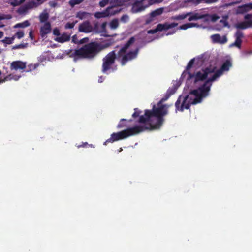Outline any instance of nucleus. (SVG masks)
I'll list each match as a JSON object with an SVG mask.
<instances>
[{
    "label": "nucleus",
    "instance_id": "nucleus-1",
    "mask_svg": "<svg viewBox=\"0 0 252 252\" xmlns=\"http://www.w3.org/2000/svg\"><path fill=\"white\" fill-rule=\"evenodd\" d=\"M232 63L230 60H226L222 64L221 68L216 70L212 76L200 85L197 89L191 90L189 94L183 98L181 104L182 96H180L175 102L176 111L183 112L184 109L189 108L191 104H196L201 103L202 100L209 94L212 82L220 77L223 71H228L232 66Z\"/></svg>",
    "mask_w": 252,
    "mask_h": 252
},
{
    "label": "nucleus",
    "instance_id": "nucleus-2",
    "mask_svg": "<svg viewBox=\"0 0 252 252\" xmlns=\"http://www.w3.org/2000/svg\"><path fill=\"white\" fill-rule=\"evenodd\" d=\"M135 38L131 37L129 39L116 53V50H113L108 53L102 59L101 71L107 73V71L112 69V65L117 60L121 65H125L127 62L136 59L139 52V48L127 52L130 46L134 43Z\"/></svg>",
    "mask_w": 252,
    "mask_h": 252
},
{
    "label": "nucleus",
    "instance_id": "nucleus-3",
    "mask_svg": "<svg viewBox=\"0 0 252 252\" xmlns=\"http://www.w3.org/2000/svg\"><path fill=\"white\" fill-rule=\"evenodd\" d=\"M178 88L177 84L169 88L166 91L165 96L158 103L157 106L154 104L151 110H145V115L140 117L139 122H152L158 129H159L164 123V116L168 114L167 107L166 105L162 104V103L173 94Z\"/></svg>",
    "mask_w": 252,
    "mask_h": 252
},
{
    "label": "nucleus",
    "instance_id": "nucleus-4",
    "mask_svg": "<svg viewBox=\"0 0 252 252\" xmlns=\"http://www.w3.org/2000/svg\"><path fill=\"white\" fill-rule=\"evenodd\" d=\"M138 123L143 125H136L118 132H114L111 135L110 138L104 142L103 144L106 145L107 143H113L115 141L122 140L146 130L158 129L152 122L147 121L141 123L139 120Z\"/></svg>",
    "mask_w": 252,
    "mask_h": 252
},
{
    "label": "nucleus",
    "instance_id": "nucleus-5",
    "mask_svg": "<svg viewBox=\"0 0 252 252\" xmlns=\"http://www.w3.org/2000/svg\"><path fill=\"white\" fill-rule=\"evenodd\" d=\"M102 49V48L100 44L95 42H91L76 49L73 55L78 58L91 59L95 57Z\"/></svg>",
    "mask_w": 252,
    "mask_h": 252
},
{
    "label": "nucleus",
    "instance_id": "nucleus-6",
    "mask_svg": "<svg viewBox=\"0 0 252 252\" xmlns=\"http://www.w3.org/2000/svg\"><path fill=\"white\" fill-rule=\"evenodd\" d=\"M216 69V66L210 65L202 69L201 71L197 72L196 73H191L190 72H188V80L194 78L195 83L204 80H205V82L208 79H207V77L211 74H214Z\"/></svg>",
    "mask_w": 252,
    "mask_h": 252
},
{
    "label": "nucleus",
    "instance_id": "nucleus-7",
    "mask_svg": "<svg viewBox=\"0 0 252 252\" xmlns=\"http://www.w3.org/2000/svg\"><path fill=\"white\" fill-rule=\"evenodd\" d=\"M78 30L80 32L89 33L92 31L93 27L88 21H86L79 25Z\"/></svg>",
    "mask_w": 252,
    "mask_h": 252
},
{
    "label": "nucleus",
    "instance_id": "nucleus-8",
    "mask_svg": "<svg viewBox=\"0 0 252 252\" xmlns=\"http://www.w3.org/2000/svg\"><path fill=\"white\" fill-rule=\"evenodd\" d=\"M51 32V25L49 22H45L40 29V35L42 38L45 37L46 35Z\"/></svg>",
    "mask_w": 252,
    "mask_h": 252
},
{
    "label": "nucleus",
    "instance_id": "nucleus-9",
    "mask_svg": "<svg viewBox=\"0 0 252 252\" xmlns=\"http://www.w3.org/2000/svg\"><path fill=\"white\" fill-rule=\"evenodd\" d=\"M26 63L21 61H13L10 64V69L11 70H17L18 69H24L26 68Z\"/></svg>",
    "mask_w": 252,
    "mask_h": 252
},
{
    "label": "nucleus",
    "instance_id": "nucleus-10",
    "mask_svg": "<svg viewBox=\"0 0 252 252\" xmlns=\"http://www.w3.org/2000/svg\"><path fill=\"white\" fill-rule=\"evenodd\" d=\"M177 25L178 24L176 23H169L168 22H165L163 24H158L157 26L159 32H161L163 31H167L169 29L176 27Z\"/></svg>",
    "mask_w": 252,
    "mask_h": 252
},
{
    "label": "nucleus",
    "instance_id": "nucleus-11",
    "mask_svg": "<svg viewBox=\"0 0 252 252\" xmlns=\"http://www.w3.org/2000/svg\"><path fill=\"white\" fill-rule=\"evenodd\" d=\"M235 41L234 44L239 48L241 47L242 42V39L244 37V34L243 32L240 30L237 31L235 34Z\"/></svg>",
    "mask_w": 252,
    "mask_h": 252
},
{
    "label": "nucleus",
    "instance_id": "nucleus-12",
    "mask_svg": "<svg viewBox=\"0 0 252 252\" xmlns=\"http://www.w3.org/2000/svg\"><path fill=\"white\" fill-rule=\"evenodd\" d=\"M211 38L213 43L224 44L227 42V38L225 36L222 38L219 34L212 35Z\"/></svg>",
    "mask_w": 252,
    "mask_h": 252
},
{
    "label": "nucleus",
    "instance_id": "nucleus-13",
    "mask_svg": "<svg viewBox=\"0 0 252 252\" xmlns=\"http://www.w3.org/2000/svg\"><path fill=\"white\" fill-rule=\"evenodd\" d=\"M235 27L238 29H246L252 28V20H247L237 23Z\"/></svg>",
    "mask_w": 252,
    "mask_h": 252
},
{
    "label": "nucleus",
    "instance_id": "nucleus-14",
    "mask_svg": "<svg viewBox=\"0 0 252 252\" xmlns=\"http://www.w3.org/2000/svg\"><path fill=\"white\" fill-rule=\"evenodd\" d=\"M107 8H109L107 11V13L109 14V16L114 15L122 11V8L116 5L109 6Z\"/></svg>",
    "mask_w": 252,
    "mask_h": 252
},
{
    "label": "nucleus",
    "instance_id": "nucleus-15",
    "mask_svg": "<svg viewBox=\"0 0 252 252\" xmlns=\"http://www.w3.org/2000/svg\"><path fill=\"white\" fill-rule=\"evenodd\" d=\"M70 39V34L66 33H63L60 36L57 37L55 40L59 43H64L66 41H69Z\"/></svg>",
    "mask_w": 252,
    "mask_h": 252
},
{
    "label": "nucleus",
    "instance_id": "nucleus-16",
    "mask_svg": "<svg viewBox=\"0 0 252 252\" xmlns=\"http://www.w3.org/2000/svg\"><path fill=\"white\" fill-rule=\"evenodd\" d=\"M190 13L191 14L189 15L190 16L188 18V20L189 21L201 19L205 17L204 15H202V14H200L198 13Z\"/></svg>",
    "mask_w": 252,
    "mask_h": 252
},
{
    "label": "nucleus",
    "instance_id": "nucleus-17",
    "mask_svg": "<svg viewBox=\"0 0 252 252\" xmlns=\"http://www.w3.org/2000/svg\"><path fill=\"white\" fill-rule=\"evenodd\" d=\"M20 78L19 76L13 75L12 74H9L6 76H5L3 78H0V83H3L7 81L11 80L12 79H14L15 80H18Z\"/></svg>",
    "mask_w": 252,
    "mask_h": 252
},
{
    "label": "nucleus",
    "instance_id": "nucleus-18",
    "mask_svg": "<svg viewBox=\"0 0 252 252\" xmlns=\"http://www.w3.org/2000/svg\"><path fill=\"white\" fill-rule=\"evenodd\" d=\"M132 120H127L126 119H121L119 123V124L117 126V128L118 129H122L127 126V123L128 122H131Z\"/></svg>",
    "mask_w": 252,
    "mask_h": 252
},
{
    "label": "nucleus",
    "instance_id": "nucleus-19",
    "mask_svg": "<svg viewBox=\"0 0 252 252\" xmlns=\"http://www.w3.org/2000/svg\"><path fill=\"white\" fill-rule=\"evenodd\" d=\"M108 10L109 8H106L105 10L102 12H97L95 13V17L97 19H100L101 18H105L107 17H109V14L107 13V11H108Z\"/></svg>",
    "mask_w": 252,
    "mask_h": 252
},
{
    "label": "nucleus",
    "instance_id": "nucleus-20",
    "mask_svg": "<svg viewBox=\"0 0 252 252\" xmlns=\"http://www.w3.org/2000/svg\"><path fill=\"white\" fill-rule=\"evenodd\" d=\"M90 15V13L85 12V11H79L76 15V17L79 18L80 20L86 18L88 16Z\"/></svg>",
    "mask_w": 252,
    "mask_h": 252
},
{
    "label": "nucleus",
    "instance_id": "nucleus-21",
    "mask_svg": "<svg viewBox=\"0 0 252 252\" xmlns=\"http://www.w3.org/2000/svg\"><path fill=\"white\" fill-rule=\"evenodd\" d=\"M49 14L47 12H42L41 13L39 16V19L40 23H45L47 22L48 19H49Z\"/></svg>",
    "mask_w": 252,
    "mask_h": 252
},
{
    "label": "nucleus",
    "instance_id": "nucleus-22",
    "mask_svg": "<svg viewBox=\"0 0 252 252\" xmlns=\"http://www.w3.org/2000/svg\"><path fill=\"white\" fill-rule=\"evenodd\" d=\"M194 63V59H192L189 61L186 67V70L183 72L182 74V76L185 75L186 74H188V72H189V70L192 67Z\"/></svg>",
    "mask_w": 252,
    "mask_h": 252
},
{
    "label": "nucleus",
    "instance_id": "nucleus-23",
    "mask_svg": "<svg viewBox=\"0 0 252 252\" xmlns=\"http://www.w3.org/2000/svg\"><path fill=\"white\" fill-rule=\"evenodd\" d=\"M198 26L197 24L193 23H188L184 24L181 26H180L179 29L181 30H187L188 28L194 27H197Z\"/></svg>",
    "mask_w": 252,
    "mask_h": 252
},
{
    "label": "nucleus",
    "instance_id": "nucleus-24",
    "mask_svg": "<svg viewBox=\"0 0 252 252\" xmlns=\"http://www.w3.org/2000/svg\"><path fill=\"white\" fill-rule=\"evenodd\" d=\"M163 12V8H159L151 12V16L154 17L155 18L157 16L161 15Z\"/></svg>",
    "mask_w": 252,
    "mask_h": 252
},
{
    "label": "nucleus",
    "instance_id": "nucleus-25",
    "mask_svg": "<svg viewBox=\"0 0 252 252\" xmlns=\"http://www.w3.org/2000/svg\"><path fill=\"white\" fill-rule=\"evenodd\" d=\"M190 13H187L186 14H182L178 15H176L172 17V19L173 20H181L186 18L189 15H190Z\"/></svg>",
    "mask_w": 252,
    "mask_h": 252
},
{
    "label": "nucleus",
    "instance_id": "nucleus-26",
    "mask_svg": "<svg viewBox=\"0 0 252 252\" xmlns=\"http://www.w3.org/2000/svg\"><path fill=\"white\" fill-rule=\"evenodd\" d=\"M30 23L29 22V21L28 20H25V21H24V22H23L22 23H17V24H16L15 25L14 27L15 28H24L28 27L29 26H30Z\"/></svg>",
    "mask_w": 252,
    "mask_h": 252
},
{
    "label": "nucleus",
    "instance_id": "nucleus-27",
    "mask_svg": "<svg viewBox=\"0 0 252 252\" xmlns=\"http://www.w3.org/2000/svg\"><path fill=\"white\" fill-rule=\"evenodd\" d=\"M134 112L132 115V117L134 119L139 117L138 120H139L141 116H144L145 115V113H144V115H140L141 113H142V111L140 109H139L138 108H134ZM138 121L139 120H138Z\"/></svg>",
    "mask_w": 252,
    "mask_h": 252
},
{
    "label": "nucleus",
    "instance_id": "nucleus-28",
    "mask_svg": "<svg viewBox=\"0 0 252 252\" xmlns=\"http://www.w3.org/2000/svg\"><path fill=\"white\" fill-rule=\"evenodd\" d=\"M28 8L26 7V5L20 6L17 10V12L18 14H25L28 12Z\"/></svg>",
    "mask_w": 252,
    "mask_h": 252
},
{
    "label": "nucleus",
    "instance_id": "nucleus-29",
    "mask_svg": "<svg viewBox=\"0 0 252 252\" xmlns=\"http://www.w3.org/2000/svg\"><path fill=\"white\" fill-rule=\"evenodd\" d=\"M119 26V22L117 19H114L110 23V26L111 29H115Z\"/></svg>",
    "mask_w": 252,
    "mask_h": 252
},
{
    "label": "nucleus",
    "instance_id": "nucleus-30",
    "mask_svg": "<svg viewBox=\"0 0 252 252\" xmlns=\"http://www.w3.org/2000/svg\"><path fill=\"white\" fill-rule=\"evenodd\" d=\"M25 5L28 10L37 6V3L34 1H30Z\"/></svg>",
    "mask_w": 252,
    "mask_h": 252
},
{
    "label": "nucleus",
    "instance_id": "nucleus-31",
    "mask_svg": "<svg viewBox=\"0 0 252 252\" xmlns=\"http://www.w3.org/2000/svg\"><path fill=\"white\" fill-rule=\"evenodd\" d=\"M15 39V37L13 36L12 37H5L2 41L5 44H11L13 42V41Z\"/></svg>",
    "mask_w": 252,
    "mask_h": 252
},
{
    "label": "nucleus",
    "instance_id": "nucleus-32",
    "mask_svg": "<svg viewBox=\"0 0 252 252\" xmlns=\"http://www.w3.org/2000/svg\"><path fill=\"white\" fill-rule=\"evenodd\" d=\"M27 46V43H21L18 45H15L12 47V50H16L18 49H24L26 48Z\"/></svg>",
    "mask_w": 252,
    "mask_h": 252
},
{
    "label": "nucleus",
    "instance_id": "nucleus-33",
    "mask_svg": "<svg viewBox=\"0 0 252 252\" xmlns=\"http://www.w3.org/2000/svg\"><path fill=\"white\" fill-rule=\"evenodd\" d=\"M155 20L154 17L151 16V13L149 14V15L146 17L145 19V24L146 25L150 24L151 22L154 21Z\"/></svg>",
    "mask_w": 252,
    "mask_h": 252
},
{
    "label": "nucleus",
    "instance_id": "nucleus-34",
    "mask_svg": "<svg viewBox=\"0 0 252 252\" xmlns=\"http://www.w3.org/2000/svg\"><path fill=\"white\" fill-rule=\"evenodd\" d=\"M77 22H78L77 21H75L72 23H70V22L67 23L64 26L65 29H72L74 27L75 24L77 23Z\"/></svg>",
    "mask_w": 252,
    "mask_h": 252
},
{
    "label": "nucleus",
    "instance_id": "nucleus-35",
    "mask_svg": "<svg viewBox=\"0 0 252 252\" xmlns=\"http://www.w3.org/2000/svg\"><path fill=\"white\" fill-rule=\"evenodd\" d=\"M39 66V63L30 64L28 66L29 70L28 71H32L36 69Z\"/></svg>",
    "mask_w": 252,
    "mask_h": 252
},
{
    "label": "nucleus",
    "instance_id": "nucleus-36",
    "mask_svg": "<svg viewBox=\"0 0 252 252\" xmlns=\"http://www.w3.org/2000/svg\"><path fill=\"white\" fill-rule=\"evenodd\" d=\"M218 0H197V3H204L207 4L216 2Z\"/></svg>",
    "mask_w": 252,
    "mask_h": 252
},
{
    "label": "nucleus",
    "instance_id": "nucleus-37",
    "mask_svg": "<svg viewBox=\"0 0 252 252\" xmlns=\"http://www.w3.org/2000/svg\"><path fill=\"white\" fill-rule=\"evenodd\" d=\"M81 2L82 0H70L69 4L71 7H74L76 5L79 4Z\"/></svg>",
    "mask_w": 252,
    "mask_h": 252
},
{
    "label": "nucleus",
    "instance_id": "nucleus-38",
    "mask_svg": "<svg viewBox=\"0 0 252 252\" xmlns=\"http://www.w3.org/2000/svg\"><path fill=\"white\" fill-rule=\"evenodd\" d=\"M246 4H245V5H243L239 7V9H238L239 12L243 13L248 12V9L247 7H246Z\"/></svg>",
    "mask_w": 252,
    "mask_h": 252
},
{
    "label": "nucleus",
    "instance_id": "nucleus-39",
    "mask_svg": "<svg viewBox=\"0 0 252 252\" xmlns=\"http://www.w3.org/2000/svg\"><path fill=\"white\" fill-rule=\"evenodd\" d=\"M128 20H129V16L126 14L123 15L120 19L121 21L123 23L127 22Z\"/></svg>",
    "mask_w": 252,
    "mask_h": 252
},
{
    "label": "nucleus",
    "instance_id": "nucleus-40",
    "mask_svg": "<svg viewBox=\"0 0 252 252\" xmlns=\"http://www.w3.org/2000/svg\"><path fill=\"white\" fill-rule=\"evenodd\" d=\"M158 32H159V30H158V27L157 26L155 29L148 30L147 31V33L148 34H153L157 33Z\"/></svg>",
    "mask_w": 252,
    "mask_h": 252
},
{
    "label": "nucleus",
    "instance_id": "nucleus-41",
    "mask_svg": "<svg viewBox=\"0 0 252 252\" xmlns=\"http://www.w3.org/2000/svg\"><path fill=\"white\" fill-rule=\"evenodd\" d=\"M109 2V0H102L99 3V5L101 7H104Z\"/></svg>",
    "mask_w": 252,
    "mask_h": 252
},
{
    "label": "nucleus",
    "instance_id": "nucleus-42",
    "mask_svg": "<svg viewBox=\"0 0 252 252\" xmlns=\"http://www.w3.org/2000/svg\"><path fill=\"white\" fill-rule=\"evenodd\" d=\"M9 3L14 6V7H15V6H18V5H20V3L19 2V0H13L12 1H10L9 2Z\"/></svg>",
    "mask_w": 252,
    "mask_h": 252
},
{
    "label": "nucleus",
    "instance_id": "nucleus-43",
    "mask_svg": "<svg viewBox=\"0 0 252 252\" xmlns=\"http://www.w3.org/2000/svg\"><path fill=\"white\" fill-rule=\"evenodd\" d=\"M15 35L18 39H21L24 36V33L23 31H20L16 32Z\"/></svg>",
    "mask_w": 252,
    "mask_h": 252
},
{
    "label": "nucleus",
    "instance_id": "nucleus-44",
    "mask_svg": "<svg viewBox=\"0 0 252 252\" xmlns=\"http://www.w3.org/2000/svg\"><path fill=\"white\" fill-rule=\"evenodd\" d=\"M53 34L56 36L60 35V32L59 30L57 28H55V29H54Z\"/></svg>",
    "mask_w": 252,
    "mask_h": 252
},
{
    "label": "nucleus",
    "instance_id": "nucleus-45",
    "mask_svg": "<svg viewBox=\"0 0 252 252\" xmlns=\"http://www.w3.org/2000/svg\"><path fill=\"white\" fill-rule=\"evenodd\" d=\"M10 18H11V16L9 15L0 16V20H4L5 19H8Z\"/></svg>",
    "mask_w": 252,
    "mask_h": 252
},
{
    "label": "nucleus",
    "instance_id": "nucleus-46",
    "mask_svg": "<svg viewBox=\"0 0 252 252\" xmlns=\"http://www.w3.org/2000/svg\"><path fill=\"white\" fill-rule=\"evenodd\" d=\"M89 40V38L87 37L84 38L82 39H81L79 41H78V43L80 44H83L86 42H87Z\"/></svg>",
    "mask_w": 252,
    "mask_h": 252
},
{
    "label": "nucleus",
    "instance_id": "nucleus-47",
    "mask_svg": "<svg viewBox=\"0 0 252 252\" xmlns=\"http://www.w3.org/2000/svg\"><path fill=\"white\" fill-rule=\"evenodd\" d=\"M33 30L32 29H31L30 32H29V37L32 39V40H33L34 39V36H33Z\"/></svg>",
    "mask_w": 252,
    "mask_h": 252
},
{
    "label": "nucleus",
    "instance_id": "nucleus-48",
    "mask_svg": "<svg viewBox=\"0 0 252 252\" xmlns=\"http://www.w3.org/2000/svg\"><path fill=\"white\" fill-rule=\"evenodd\" d=\"M220 22L222 24L223 27H226L228 25V22L225 20H220Z\"/></svg>",
    "mask_w": 252,
    "mask_h": 252
},
{
    "label": "nucleus",
    "instance_id": "nucleus-49",
    "mask_svg": "<svg viewBox=\"0 0 252 252\" xmlns=\"http://www.w3.org/2000/svg\"><path fill=\"white\" fill-rule=\"evenodd\" d=\"M244 18L245 20H250L252 18V13L251 14H247L245 15Z\"/></svg>",
    "mask_w": 252,
    "mask_h": 252
},
{
    "label": "nucleus",
    "instance_id": "nucleus-50",
    "mask_svg": "<svg viewBox=\"0 0 252 252\" xmlns=\"http://www.w3.org/2000/svg\"><path fill=\"white\" fill-rule=\"evenodd\" d=\"M72 42L74 43H78V40L77 39V36L76 35H74L72 37Z\"/></svg>",
    "mask_w": 252,
    "mask_h": 252
},
{
    "label": "nucleus",
    "instance_id": "nucleus-51",
    "mask_svg": "<svg viewBox=\"0 0 252 252\" xmlns=\"http://www.w3.org/2000/svg\"><path fill=\"white\" fill-rule=\"evenodd\" d=\"M246 7H247L248 11H249L251 9H252V3L246 4Z\"/></svg>",
    "mask_w": 252,
    "mask_h": 252
},
{
    "label": "nucleus",
    "instance_id": "nucleus-52",
    "mask_svg": "<svg viewBox=\"0 0 252 252\" xmlns=\"http://www.w3.org/2000/svg\"><path fill=\"white\" fill-rule=\"evenodd\" d=\"M87 145H88V143L85 142V143H83L82 145H78L77 147L78 148H79L80 147H85Z\"/></svg>",
    "mask_w": 252,
    "mask_h": 252
},
{
    "label": "nucleus",
    "instance_id": "nucleus-53",
    "mask_svg": "<svg viewBox=\"0 0 252 252\" xmlns=\"http://www.w3.org/2000/svg\"><path fill=\"white\" fill-rule=\"evenodd\" d=\"M87 145H88V143L85 142V143H83L82 145H78L77 147L78 148H79L80 147H85Z\"/></svg>",
    "mask_w": 252,
    "mask_h": 252
},
{
    "label": "nucleus",
    "instance_id": "nucleus-54",
    "mask_svg": "<svg viewBox=\"0 0 252 252\" xmlns=\"http://www.w3.org/2000/svg\"><path fill=\"white\" fill-rule=\"evenodd\" d=\"M50 5L51 7H55L57 5V3L55 2L52 1L50 2Z\"/></svg>",
    "mask_w": 252,
    "mask_h": 252
},
{
    "label": "nucleus",
    "instance_id": "nucleus-55",
    "mask_svg": "<svg viewBox=\"0 0 252 252\" xmlns=\"http://www.w3.org/2000/svg\"><path fill=\"white\" fill-rule=\"evenodd\" d=\"M104 80V77L102 76H101L100 77H99V78L98 79V82L102 83L103 82Z\"/></svg>",
    "mask_w": 252,
    "mask_h": 252
},
{
    "label": "nucleus",
    "instance_id": "nucleus-56",
    "mask_svg": "<svg viewBox=\"0 0 252 252\" xmlns=\"http://www.w3.org/2000/svg\"><path fill=\"white\" fill-rule=\"evenodd\" d=\"M107 25L106 22H104L102 24L101 27L102 29H105Z\"/></svg>",
    "mask_w": 252,
    "mask_h": 252
},
{
    "label": "nucleus",
    "instance_id": "nucleus-57",
    "mask_svg": "<svg viewBox=\"0 0 252 252\" xmlns=\"http://www.w3.org/2000/svg\"><path fill=\"white\" fill-rule=\"evenodd\" d=\"M3 36V32L1 31H0V38H1Z\"/></svg>",
    "mask_w": 252,
    "mask_h": 252
},
{
    "label": "nucleus",
    "instance_id": "nucleus-58",
    "mask_svg": "<svg viewBox=\"0 0 252 252\" xmlns=\"http://www.w3.org/2000/svg\"><path fill=\"white\" fill-rule=\"evenodd\" d=\"M26 0H19V2L20 4H21L22 3H24L25 1Z\"/></svg>",
    "mask_w": 252,
    "mask_h": 252
},
{
    "label": "nucleus",
    "instance_id": "nucleus-59",
    "mask_svg": "<svg viewBox=\"0 0 252 252\" xmlns=\"http://www.w3.org/2000/svg\"><path fill=\"white\" fill-rule=\"evenodd\" d=\"M175 32H176V30H174L172 32H170V33L169 32V33H167V35H170L171 34H173V33H175Z\"/></svg>",
    "mask_w": 252,
    "mask_h": 252
},
{
    "label": "nucleus",
    "instance_id": "nucleus-60",
    "mask_svg": "<svg viewBox=\"0 0 252 252\" xmlns=\"http://www.w3.org/2000/svg\"><path fill=\"white\" fill-rule=\"evenodd\" d=\"M148 3V0H145V2H144V3L143 4L144 5H145V4H147Z\"/></svg>",
    "mask_w": 252,
    "mask_h": 252
},
{
    "label": "nucleus",
    "instance_id": "nucleus-61",
    "mask_svg": "<svg viewBox=\"0 0 252 252\" xmlns=\"http://www.w3.org/2000/svg\"><path fill=\"white\" fill-rule=\"evenodd\" d=\"M4 26V25H0V28L3 27Z\"/></svg>",
    "mask_w": 252,
    "mask_h": 252
},
{
    "label": "nucleus",
    "instance_id": "nucleus-62",
    "mask_svg": "<svg viewBox=\"0 0 252 252\" xmlns=\"http://www.w3.org/2000/svg\"><path fill=\"white\" fill-rule=\"evenodd\" d=\"M1 70H0V76L1 75Z\"/></svg>",
    "mask_w": 252,
    "mask_h": 252
},
{
    "label": "nucleus",
    "instance_id": "nucleus-63",
    "mask_svg": "<svg viewBox=\"0 0 252 252\" xmlns=\"http://www.w3.org/2000/svg\"><path fill=\"white\" fill-rule=\"evenodd\" d=\"M118 47H119V46H117L116 47V48H118Z\"/></svg>",
    "mask_w": 252,
    "mask_h": 252
}]
</instances>
